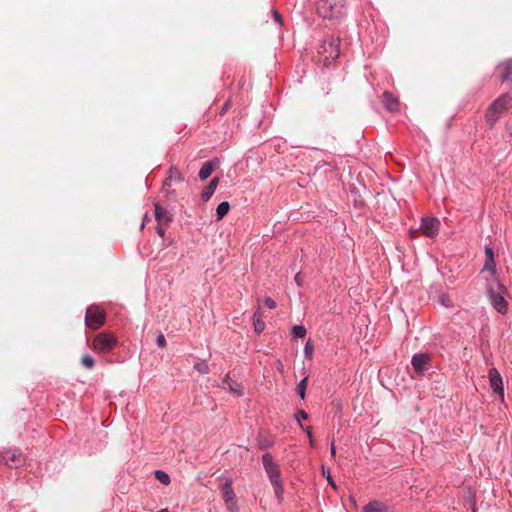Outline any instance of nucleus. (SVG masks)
Instances as JSON below:
<instances>
[{
	"mask_svg": "<svg viewBox=\"0 0 512 512\" xmlns=\"http://www.w3.org/2000/svg\"><path fill=\"white\" fill-rule=\"evenodd\" d=\"M262 464L273 487L276 498L278 501H282L284 488L279 465L273 461L271 453H265L262 455Z\"/></svg>",
	"mask_w": 512,
	"mask_h": 512,
	"instance_id": "1",
	"label": "nucleus"
},
{
	"mask_svg": "<svg viewBox=\"0 0 512 512\" xmlns=\"http://www.w3.org/2000/svg\"><path fill=\"white\" fill-rule=\"evenodd\" d=\"M507 294V288L497 278L494 277L487 283L489 301L498 313L505 314L508 310V302L505 300Z\"/></svg>",
	"mask_w": 512,
	"mask_h": 512,
	"instance_id": "2",
	"label": "nucleus"
},
{
	"mask_svg": "<svg viewBox=\"0 0 512 512\" xmlns=\"http://www.w3.org/2000/svg\"><path fill=\"white\" fill-rule=\"evenodd\" d=\"M511 102L512 96L505 93L490 104L485 114L486 122L489 124L490 128L495 125L502 113L507 110Z\"/></svg>",
	"mask_w": 512,
	"mask_h": 512,
	"instance_id": "3",
	"label": "nucleus"
},
{
	"mask_svg": "<svg viewBox=\"0 0 512 512\" xmlns=\"http://www.w3.org/2000/svg\"><path fill=\"white\" fill-rule=\"evenodd\" d=\"M343 0H319L317 12L323 18H337L343 12Z\"/></svg>",
	"mask_w": 512,
	"mask_h": 512,
	"instance_id": "4",
	"label": "nucleus"
},
{
	"mask_svg": "<svg viewBox=\"0 0 512 512\" xmlns=\"http://www.w3.org/2000/svg\"><path fill=\"white\" fill-rule=\"evenodd\" d=\"M117 343L115 335L110 332H101L93 339L92 348L97 353L106 354L112 351Z\"/></svg>",
	"mask_w": 512,
	"mask_h": 512,
	"instance_id": "5",
	"label": "nucleus"
},
{
	"mask_svg": "<svg viewBox=\"0 0 512 512\" xmlns=\"http://www.w3.org/2000/svg\"><path fill=\"white\" fill-rule=\"evenodd\" d=\"M105 312L97 305H91L86 309L85 325L93 330L99 329L105 322Z\"/></svg>",
	"mask_w": 512,
	"mask_h": 512,
	"instance_id": "6",
	"label": "nucleus"
},
{
	"mask_svg": "<svg viewBox=\"0 0 512 512\" xmlns=\"http://www.w3.org/2000/svg\"><path fill=\"white\" fill-rule=\"evenodd\" d=\"M440 228V221L436 217H423L421 219V230L426 237L434 238Z\"/></svg>",
	"mask_w": 512,
	"mask_h": 512,
	"instance_id": "7",
	"label": "nucleus"
},
{
	"mask_svg": "<svg viewBox=\"0 0 512 512\" xmlns=\"http://www.w3.org/2000/svg\"><path fill=\"white\" fill-rule=\"evenodd\" d=\"M431 356L428 353H416L412 356L411 365L418 374H423L430 368Z\"/></svg>",
	"mask_w": 512,
	"mask_h": 512,
	"instance_id": "8",
	"label": "nucleus"
},
{
	"mask_svg": "<svg viewBox=\"0 0 512 512\" xmlns=\"http://www.w3.org/2000/svg\"><path fill=\"white\" fill-rule=\"evenodd\" d=\"M1 461L10 468H18L25 458L19 450H9L2 455Z\"/></svg>",
	"mask_w": 512,
	"mask_h": 512,
	"instance_id": "9",
	"label": "nucleus"
},
{
	"mask_svg": "<svg viewBox=\"0 0 512 512\" xmlns=\"http://www.w3.org/2000/svg\"><path fill=\"white\" fill-rule=\"evenodd\" d=\"M489 383L490 387L495 394L500 395L502 398L504 397V389H503V381L499 371L492 367L488 371Z\"/></svg>",
	"mask_w": 512,
	"mask_h": 512,
	"instance_id": "10",
	"label": "nucleus"
},
{
	"mask_svg": "<svg viewBox=\"0 0 512 512\" xmlns=\"http://www.w3.org/2000/svg\"><path fill=\"white\" fill-rule=\"evenodd\" d=\"M383 104L385 109L390 112H397L400 108L398 97L394 96L393 93L389 91L383 93Z\"/></svg>",
	"mask_w": 512,
	"mask_h": 512,
	"instance_id": "11",
	"label": "nucleus"
},
{
	"mask_svg": "<svg viewBox=\"0 0 512 512\" xmlns=\"http://www.w3.org/2000/svg\"><path fill=\"white\" fill-rule=\"evenodd\" d=\"M154 212L158 223H163L165 226H167L172 221L171 214L158 203L154 204Z\"/></svg>",
	"mask_w": 512,
	"mask_h": 512,
	"instance_id": "12",
	"label": "nucleus"
},
{
	"mask_svg": "<svg viewBox=\"0 0 512 512\" xmlns=\"http://www.w3.org/2000/svg\"><path fill=\"white\" fill-rule=\"evenodd\" d=\"M499 77L502 81H507L512 77V60H507L497 66Z\"/></svg>",
	"mask_w": 512,
	"mask_h": 512,
	"instance_id": "13",
	"label": "nucleus"
},
{
	"mask_svg": "<svg viewBox=\"0 0 512 512\" xmlns=\"http://www.w3.org/2000/svg\"><path fill=\"white\" fill-rule=\"evenodd\" d=\"M223 387L228 389L231 393L241 396L243 394V388L240 383L231 379L229 376H226L223 381Z\"/></svg>",
	"mask_w": 512,
	"mask_h": 512,
	"instance_id": "14",
	"label": "nucleus"
},
{
	"mask_svg": "<svg viewBox=\"0 0 512 512\" xmlns=\"http://www.w3.org/2000/svg\"><path fill=\"white\" fill-rule=\"evenodd\" d=\"M362 512H389V508L385 503L374 500L366 504Z\"/></svg>",
	"mask_w": 512,
	"mask_h": 512,
	"instance_id": "15",
	"label": "nucleus"
},
{
	"mask_svg": "<svg viewBox=\"0 0 512 512\" xmlns=\"http://www.w3.org/2000/svg\"><path fill=\"white\" fill-rule=\"evenodd\" d=\"M215 166L216 165H215L214 161L205 162L199 171L200 180L204 181L207 178H209L211 176V174L213 173Z\"/></svg>",
	"mask_w": 512,
	"mask_h": 512,
	"instance_id": "16",
	"label": "nucleus"
},
{
	"mask_svg": "<svg viewBox=\"0 0 512 512\" xmlns=\"http://www.w3.org/2000/svg\"><path fill=\"white\" fill-rule=\"evenodd\" d=\"M218 182V178H213L208 184V186L202 191L201 198L203 201L206 202L211 198V196L213 195L217 188Z\"/></svg>",
	"mask_w": 512,
	"mask_h": 512,
	"instance_id": "17",
	"label": "nucleus"
},
{
	"mask_svg": "<svg viewBox=\"0 0 512 512\" xmlns=\"http://www.w3.org/2000/svg\"><path fill=\"white\" fill-rule=\"evenodd\" d=\"M222 494L224 501L236 499V495L232 488V480L230 478L226 479V481L222 485Z\"/></svg>",
	"mask_w": 512,
	"mask_h": 512,
	"instance_id": "18",
	"label": "nucleus"
},
{
	"mask_svg": "<svg viewBox=\"0 0 512 512\" xmlns=\"http://www.w3.org/2000/svg\"><path fill=\"white\" fill-rule=\"evenodd\" d=\"M253 324H254L255 332H257V333L262 332L265 328V323L262 320V314L259 310H257L253 314Z\"/></svg>",
	"mask_w": 512,
	"mask_h": 512,
	"instance_id": "19",
	"label": "nucleus"
},
{
	"mask_svg": "<svg viewBox=\"0 0 512 512\" xmlns=\"http://www.w3.org/2000/svg\"><path fill=\"white\" fill-rule=\"evenodd\" d=\"M230 210V204L229 202L227 201H223L221 202L217 208H216V215H217V219L218 220H221L223 219L229 212Z\"/></svg>",
	"mask_w": 512,
	"mask_h": 512,
	"instance_id": "20",
	"label": "nucleus"
},
{
	"mask_svg": "<svg viewBox=\"0 0 512 512\" xmlns=\"http://www.w3.org/2000/svg\"><path fill=\"white\" fill-rule=\"evenodd\" d=\"M307 330L303 325H294L292 327V335L296 338H304Z\"/></svg>",
	"mask_w": 512,
	"mask_h": 512,
	"instance_id": "21",
	"label": "nucleus"
},
{
	"mask_svg": "<svg viewBox=\"0 0 512 512\" xmlns=\"http://www.w3.org/2000/svg\"><path fill=\"white\" fill-rule=\"evenodd\" d=\"M81 364L88 370H91L94 365H95V361L93 359V357L89 354H84L82 357H81Z\"/></svg>",
	"mask_w": 512,
	"mask_h": 512,
	"instance_id": "22",
	"label": "nucleus"
},
{
	"mask_svg": "<svg viewBox=\"0 0 512 512\" xmlns=\"http://www.w3.org/2000/svg\"><path fill=\"white\" fill-rule=\"evenodd\" d=\"M155 478L164 485H168L170 483L169 475L162 470L155 471Z\"/></svg>",
	"mask_w": 512,
	"mask_h": 512,
	"instance_id": "23",
	"label": "nucleus"
},
{
	"mask_svg": "<svg viewBox=\"0 0 512 512\" xmlns=\"http://www.w3.org/2000/svg\"><path fill=\"white\" fill-rule=\"evenodd\" d=\"M306 383H307V378H303L298 384H297V393L298 395L300 396V398L302 400L305 399V394H306Z\"/></svg>",
	"mask_w": 512,
	"mask_h": 512,
	"instance_id": "24",
	"label": "nucleus"
},
{
	"mask_svg": "<svg viewBox=\"0 0 512 512\" xmlns=\"http://www.w3.org/2000/svg\"><path fill=\"white\" fill-rule=\"evenodd\" d=\"M193 368L200 374H207L210 371L209 366L205 362H197L194 364Z\"/></svg>",
	"mask_w": 512,
	"mask_h": 512,
	"instance_id": "25",
	"label": "nucleus"
},
{
	"mask_svg": "<svg viewBox=\"0 0 512 512\" xmlns=\"http://www.w3.org/2000/svg\"><path fill=\"white\" fill-rule=\"evenodd\" d=\"M308 419V413L305 412L304 410H299L296 414H295V420L298 422L299 426L304 429L306 426H304L302 424V420H306Z\"/></svg>",
	"mask_w": 512,
	"mask_h": 512,
	"instance_id": "26",
	"label": "nucleus"
},
{
	"mask_svg": "<svg viewBox=\"0 0 512 512\" xmlns=\"http://www.w3.org/2000/svg\"><path fill=\"white\" fill-rule=\"evenodd\" d=\"M483 270H487L494 275L496 273L495 260L494 259H486Z\"/></svg>",
	"mask_w": 512,
	"mask_h": 512,
	"instance_id": "27",
	"label": "nucleus"
},
{
	"mask_svg": "<svg viewBox=\"0 0 512 512\" xmlns=\"http://www.w3.org/2000/svg\"><path fill=\"white\" fill-rule=\"evenodd\" d=\"M167 179L169 181H172V180H174V181H181L182 180L179 171L176 168H173V167L170 168L169 176H168Z\"/></svg>",
	"mask_w": 512,
	"mask_h": 512,
	"instance_id": "28",
	"label": "nucleus"
},
{
	"mask_svg": "<svg viewBox=\"0 0 512 512\" xmlns=\"http://www.w3.org/2000/svg\"><path fill=\"white\" fill-rule=\"evenodd\" d=\"M225 505H226L228 512H239V508H238L236 499L225 501Z\"/></svg>",
	"mask_w": 512,
	"mask_h": 512,
	"instance_id": "29",
	"label": "nucleus"
},
{
	"mask_svg": "<svg viewBox=\"0 0 512 512\" xmlns=\"http://www.w3.org/2000/svg\"><path fill=\"white\" fill-rule=\"evenodd\" d=\"M314 347L310 340H308L304 346V354L306 358L311 359L313 355Z\"/></svg>",
	"mask_w": 512,
	"mask_h": 512,
	"instance_id": "30",
	"label": "nucleus"
},
{
	"mask_svg": "<svg viewBox=\"0 0 512 512\" xmlns=\"http://www.w3.org/2000/svg\"><path fill=\"white\" fill-rule=\"evenodd\" d=\"M156 344H157V346H158V347H161V348H163V347H165V346H166V339H165V336H164L162 333H160V334L157 336V338H156Z\"/></svg>",
	"mask_w": 512,
	"mask_h": 512,
	"instance_id": "31",
	"label": "nucleus"
},
{
	"mask_svg": "<svg viewBox=\"0 0 512 512\" xmlns=\"http://www.w3.org/2000/svg\"><path fill=\"white\" fill-rule=\"evenodd\" d=\"M264 304L269 309H274L276 307V302L272 298H270V297H266L264 299Z\"/></svg>",
	"mask_w": 512,
	"mask_h": 512,
	"instance_id": "32",
	"label": "nucleus"
},
{
	"mask_svg": "<svg viewBox=\"0 0 512 512\" xmlns=\"http://www.w3.org/2000/svg\"><path fill=\"white\" fill-rule=\"evenodd\" d=\"M303 430L306 432V434H307V436H308V438H309V443H310V445H311V446H314L315 442H314V439H313V435H312L311 427L307 426V427H305Z\"/></svg>",
	"mask_w": 512,
	"mask_h": 512,
	"instance_id": "33",
	"label": "nucleus"
},
{
	"mask_svg": "<svg viewBox=\"0 0 512 512\" xmlns=\"http://www.w3.org/2000/svg\"><path fill=\"white\" fill-rule=\"evenodd\" d=\"M272 445H273V441H270V440H261L259 442V448L262 449V450L266 449V448H268V447H270Z\"/></svg>",
	"mask_w": 512,
	"mask_h": 512,
	"instance_id": "34",
	"label": "nucleus"
},
{
	"mask_svg": "<svg viewBox=\"0 0 512 512\" xmlns=\"http://www.w3.org/2000/svg\"><path fill=\"white\" fill-rule=\"evenodd\" d=\"M485 255H486V259H494L493 249L489 246H486L485 247Z\"/></svg>",
	"mask_w": 512,
	"mask_h": 512,
	"instance_id": "35",
	"label": "nucleus"
},
{
	"mask_svg": "<svg viewBox=\"0 0 512 512\" xmlns=\"http://www.w3.org/2000/svg\"><path fill=\"white\" fill-rule=\"evenodd\" d=\"M163 223H158V226L156 228V232L159 236L163 237L165 234V228L163 227Z\"/></svg>",
	"mask_w": 512,
	"mask_h": 512,
	"instance_id": "36",
	"label": "nucleus"
},
{
	"mask_svg": "<svg viewBox=\"0 0 512 512\" xmlns=\"http://www.w3.org/2000/svg\"><path fill=\"white\" fill-rule=\"evenodd\" d=\"M273 18L278 24H282V17L277 11H273Z\"/></svg>",
	"mask_w": 512,
	"mask_h": 512,
	"instance_id": "37",
	"label": "nucleus"
},
{
	"mask_svg": "<svg viewBox=\"0 0 512 512\" xmlns=\"http://www.w3.org/2000/svg\"><path fill=\"white\" fill-rule=\"evenodd\" d=\"M230 105H231L230 100H228V101L224 104V106L222 107L220 114H221V115H224V114L227 112V110L229 109Z\"/></svg>",
	"mask_w": 512,
	"mask_h": 512,
	"instance_id": "38",
	"label": "nucleus"
},
{
	"mask_svg": "<svg viewBox=\"0 0 512 512\" xmlns=\"http://www.w3.org/2000/svg\"><path fill=\"white\" fill-rule=\"evenodd\" d=\"M294 281L295 283L297 284V286H302V282H301V279H300V273H297L294 277Z\"/></svg>",
	"mask_w": 512,
	"mask_h": 512,
	"instance_id": "39",
	"label": "nucleus"
},
{
	"mask_svg": "<svg viewBox=\"0 0 512 512\" xmlns=\"http://www.w3.org/2000/svg\"><path fill=\"white\" fill-rule=\"evenodd\" d=\"M330 452H331L332 456H335V454H336V447H335L334 443H332L331 446H330Z\"/></svg>",
	"mask_w": 512,
	"mask_h": 512,
	"instance_id": "40",
	"label": "nucleus"
},
{
	"mask_svg": "<svg viewBox=\"0 0 512 512\" xmlns=\"http://www.w3.org/2000/svg\"><path fill=\"white\" fill-rule=\"evenodd\" d=\"M169 187H170V183H169V180L167 179V180L163 183L162 188H163L165 191H167Z\"/></svg>",
	"mask_w": 512,
	"mask_h": 512,
	"instance_id": "41",
	"label": "nucleus"
},
{
	"mask_svg": "<svg viewBox=\"0 0 512 512\" xmlns=\"http://www.w3.org/2000/svg\"><path fill=\"white\" fill-rule=\"evenodd\" d=\"M327 480H328L329 484H331L333 487H335V483L332 481V478H331L329 472H328V475H327Z\"/></svg>",
	"mask_w": 512,
	"mask_h": 512,
	"instance_id": "42",
	"label": "nucleus"
},
{
	"mask_svg": "<svg viewBox=\"0 0 512 512\" xmlns=\"http://www.w3.org/2000/svg\"><path fill=\"white\" fill-rule=\"evenodd\" d=\"M147 220H148V216H147V214H146V215L144 216L143 222H142V224H141V229H143V228H144L145 223H147Z\"/></svg>",
	"mask_w": 512,
	"mask_h": 512,
	"instance_id": "43",
	"label": "nucleus"
},
{
	"mask_svg": "<svg viewBox=\"0 0 512 512\" xmlns=\"http://www.w3.org/2000/svg\"><path fill=\"white\" fill-rule=\"evenodd\" d=\"M441 303H442L444 306H447V307L449 306V304H448V300H446V298H445V297H442V298H441Z\"/></svg>",
	"mask_w": 512,
	"mask_h": 512,
	"instance_id": "44",
	"label": "nucleus"
},
{
	"mask_svg": "<svg viewBox=\"0 0 512 512\" xmlns=\"http://www.w3.org/2000/svg\"><path fill=\"white\" fill-rule=\"evenodd\" d=\"M160 512H167L166 510H161Z\"/></svg>",
	"mask_w": 512,
	"mask_h": 512,
	"instance_id": "45",
	"label": "nucleus"
}]
</instances>
